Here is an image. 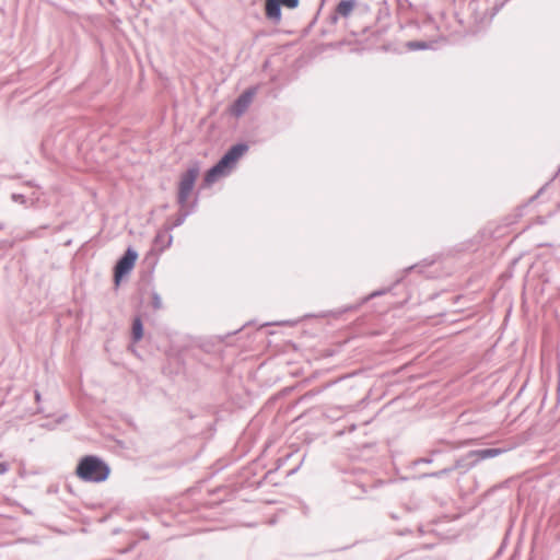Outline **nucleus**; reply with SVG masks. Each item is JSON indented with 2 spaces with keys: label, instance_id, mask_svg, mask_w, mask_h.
I'll return each instance as SVG.
<instances>
[{
  "label": "nucleus",
  "instance_id": "obj_18",
  "mask_svg": "<svg viewBox=\"0 0 560 560\" xmlns=\"http://www.w3.org/2000/svg\"><path fill=\"white\" fill-rule=\"evenodd\" d=\"M11 200L13 202H16L20 205H26V202H27V198L23 194H16V192H13L11 195Z\"/></svg>",
  "mask_w": 560,
  "mask_h": 560
},
{
  "label": "nucleus",
  "instance_id": "obj_20",
  "mask_svg": "<svg viewBox=\"0 0 560 560\" xmlns=\"http://www.w3.org/2000/svg\"><path fill=\"white\" fill-rule=\"evenodd\" d=\"M10 466L7 462H0V475L8 472Z\"/></svg>",
  "mask_w": 560,
  "mask_h": 560
},
{
  "label": "nucleus",
  "instance_id": "obj_21",
  "mask_svg": "<svg viewBox=\"0 0 560 560\" xmlns=\"http://www.w3.org/2000/svg\"><path fill=\"white\" fill-rule=\"evenodd\" d=\"M419 267H420V265H419V264H416V265H412V266H409V267L405 268L402 272H404V275H407V273H409L411 270L418 269Z\"/></svg>",
  "mask_w": 560,
  "mask_h": 560
},
{
  "label": "nucleus",
  "instance_id": "obj_12",
  "mask_svg": "<svg viewBox=\"0 0 560 560\" xmlns=\"http://www.w3.org/2000/svg\"><path fill=\"white\" fill-rule=\"evenodd\" d=\"M357 5V0H341L336 5V12L342 18H348Z\"/></svg>",
  "mask_w": 560,
  "mask_h": 560
},
{
  "label": "nucleus",
  "instance_id": "obj_32",
  "mask_svg": "<svg viewBox=\"0 0 560 560\" xmlns=\"http://www.w3.org/2000/svg\"><path fill=\"white\" fill-rule=\"evenodd\" d=\"M500 7H495L494 8V13H497L499 11Z\"/></svg>",
  "mask_w": 560,
  "mask_h": 560
},
{
  "label": "nucleus",
  "instance_id": "obj_5",
  "mask_svg": "<svg viewBox=\"0 0 560 560\" xmlns=\"http://www.w3.org/2000/svg\"><path fill=\"white\" fill-rule=\"evenodd\" d=\"M138 259V252L129 246L117 259L113 268V279L115 287H119L121 281L132 271Z\"/></svg>",
  "mask_w": 560,
  "mask_h": 560
},
{
  "label": "nucleus",
  "instance_id": "obj_11",
  "mask_svg": "<svg viewBox=\"0 0 560 560\" xmlns=\"http://www.w3.org/2000/svg\"><path fill=\"white\" fill-rule=\"evenodd\" d=\"M144 335L143 322L140 316H136L131 324V341L139 342Z\"/></svg>",
  "mask_w": 560,
  "mask_h": 560
},
{
  "label": "nucleus",
  "instance_id": "obj_6",
  "mask_svg": "<svg viewBox=\"0 0 560 560\" xmlns=\"http://www.w3.org/2000/svg\"><path fill=\"white\" fill-rule=\"evenodd\" d=\"M402 280H404V276L397 278L396 281L393 283V285L375 290V291L371 292L370 294H368L366 296L362 298L358 303L339 308V310L335 311L334 314L341 315L347 312L358 311L363 304H365L370 300L385 295L388 292H392L395 287H397L398 284H400L402 282Z\"/></svg>",
  "mask_w": 560,
  "mask_h": 560
},
{
  "label": "nucleus",
  "instance_id": "obj_29",
  "mask_svg": "<svg viewBox=\"0 0 560 560\" xmlns=\"http://www.w3.org/2000/svg\"><path fill=\"white\" fill-rule=\"evenodd\" d=\"M28 186H36L33 182H27L26 183Z\"/></svg>",
  "mask_w": 560,
  "mask_h": 560
},
{
  "label": "nucleus",
  "instance_id": "obj_27",
  "mask_svg": "<svg viewBox=\"0 0 560 560\" xmlns=\"http://www.w3.org/2000/svg\"><path fill=\"white\" fill-rule=\"evenodd\" d=\"M62 230H63V224L58 225V226L55 228V231H62Z\"/></svg>",
  "mask_w": 560,
  "mask_h": 560
},
{
  "label": "nucleus",
  "instance_id": "obj_28",
  "mask_svg": "<svg viewBox=\"0 0 560 560\" xmlns=\"http://www.w3.org/2000/svg\"><path fill=\"white\" fill-rule=\"evenodd\" d=\"M36 201H37V199L35 200V199L32 198L31 199V206L34 207Z\"/></svg>",
  "mask_w": 560,
  "mask_h": 560
},
{
  "label": "nucleus",
  "instance_id": "obj_22",
  "mask_svg": "<svg viewBox=\"0 0 560 560\" xmlns=\"http://www.w3.org/2000/svg\"><path fill=\"white\" fill-rule=\"evenodd\" d=\"M339 16H340V15H339V14H337V12H336V11H335L332 14H330V16H329L330 23H331V24H336V23H337V21H338V19H339Z\"/></svg>",
  "mask_w": 560,
  "mask_h": 560
},
{
  "label": "nucleus",
  "instance_id": "obj_17",
  "mask_svg": "<svg viewBox=\"0 0 560 560\" xmlns=\"http://www.w3.org/2000/svg\"><path fill=\"white\" fill-rule=\"evenodd\" d=\"M281 5L288 9H296L300 4V0H279Z\"/></svg>",
  "mask_w": 560,
  "mask_h": 560
},
{
  "label": "nucleus",
  "instance_id": "obj_7",
  "mask_svg": "<svg viewBox=\"0 0 560 560\" xmlns=\"http://www.w3.org/2000/svg\"><path fill=\"white\" fill-rule=\"evenodd\" d=\"M256 94V88L250 86L242 92L233 102L231 106V113L235 117L242 116L250 105L254 95Z\"/></svg>",
  "mask_w": 560,
  "mask_h": 560
},
{
  "label": "nucleus",
  "instance_id": "obj_24",
  "mask_svg": "<svg viewBox=\"0 0 560 560\" xmlns=\"http://www.w3.org/2000/svg\"><path fill=\"white\" fill-rule=\"evenodd\" d=\"M34 396H35L36 402H39L42 399L40 393L38 390H35Z\"/></svg>",
  "mask_w": 560,
  "mask_h": 560
},
{
  "label": "nucleus",
  "instance_id": "obj_16",
  "mask_svg": "<svg viewBox=\"0 0 560 560\" xmlns=\"http://www.w3.org/2000/svg\"><path fill=\"white\" fill-rule=\"evenodd\" d=\"M152 299V307L158 311L163 307L161 295L156 291H152L151 293Z\"/></svg>",
  "mask_w": 560,
  "mask_h": 560
},
{
  "label": "nucleus",
  "instance_id": "obj_31",
  "mask_svg": "<svg viewBox=\"0 0 560 560\" xmlns=\"http://www.w3.org/2000/svg\"><path fill=\"white\" fill-rule=\"evenodd\" d=\"M143 538H144V539H149V534H148V533H145V534L143 535Z\"/></svg>",
  "mask_w": 560,
  "mask_h": 560
},
{
  "label": "nucleus",
  "instance_id": "obj_2",
  "mask_svg": "<svg viewBox=\"0 0 560 560\" xmlns=\"http://www.w3.org/2000/svg\"><path fill=\"white\" fill-rule=\"evenodd\" d=\"M75 474L83 481L100 483L109 477L110 467L97 455H85L80 458Z\"/></svg>",
  "mask_w": 560,
  "mask_h": 560
},
{
  "label": "nucleus",
  "instance_id": "obj_23",
  "mask_svg": "<svg viewBox=\"0 0 560 560\" xmlns=\"http://www.w3.org/2000/svg\"><path fill=\"white\" fill-rule=\"evenodd\" d=\"M546 186H542L532 198L530 201L537 199L545 190Z\"/></svg>",
  "mask_w": 560,
  "mask_h": 560
},
{
  "label": "nucleus",
  "instance_id": "obj_14",
  "mask_svg": "<svg viewBox=\"0 0 560 560\" xmlns=\"http://www.w3.org/2000/svg\"><path fill=\"white\" fill-rule=\"evenodd\" d=\"M451 472H453V468H451V466H450V467H445L438 471L423 472L416 478L419 480L427 479V478H443V477L448 476Z\"/></svg>",
  "mask_w": 560,
  "mask_h": 560
},
{
  "label": "nucleus",
  "instance_id": "obj_9",
  "mask_svg": "<svg viewBox=\"0 0 560 560\" xmlns=\"http://www.w3.org/2000/svg\"><path fill=\"white\" fill-rule=\"evenodd\" d=\"M265 15L275 24H279L282 19L281 3L279 0H265Z\"/></svg>",
  "mask_w": 560,
  "mask_h": 560
},
{
  "label": "nucleus",
  "instance_id": "obj_34",
  "mask_svg": "<svg viewBox=\"0 0 560 560\" xmlns=\"http://www.w3.org/2000/svg\"><path fill=\"white\" fill-rule=\"evenodd\" d=\"M43 410L40 408H37L36 412L40 413Z\"/></svg>",
  "mask_w": 560,
  "mask_h": 560
},
{
  "label": "nucleus",
  "instance_id": "obj_1",
  "mask_svg": "<svg viewBox=\"0 0 560 560\" xmlns=\"http://www.w3.org/2000/svg\"><path fill=\"white\" fill-rule=\"evenodd\" d=\"M249 145L246 142H237L231 145L223 155L208 168L203 175V186H211L219 178L231 174L238 160L247 153Z\"/></svg>",
  "mask_w": 560,
  "mask_h": 560
},
{
  "label": "nucleus",
  "instance_id": "obj_4",
  "mask_svg": "<svg viewBox=\"0 0 560 560\" xmlns=\"http://www.w3.org/2000/svg\"><path fill=\"white\" fill-rule=\"evenodd\" d=\"M199 171L200 168L198 164H194L180 174L176 197L177 203L180 208H185L187 205H190L188 202V198L195 188Z\"/></svg>",
  "mask_w": 560,
  "mask_h": 560
},
{
  "label": "nucleus",
  "instance_id": "obj_19",
  "mask_svg": "<svg viewBox=\"0 0 560 560\" xmlns=\"http://www.w3.org/2000/svg\"><path fill=\"white\" fill-rule=\"evenodd\" d=\"M500 486H493L491 488H489L480 498L479 500V503H481L482 501H485V499L487 497H489L490 494H492Z\"/></svg>",
  "mask_w": 560,
  "mask_h": 560
},
{
  "label": "nucleus",
  "instance_id": "obj_26",
  "mask_svg": "<svg viewBox=\"0 0 560 560\" xmlns=\"http://www.w3.org/2000/svg\"><path fill=\"white\" fill-rule=\"evenodd\" d=\"M48 228H49V225H48V224H45V225H42V226H39V228L35 229L34 231H44V230H46V229H48Z\"/></svg>",
  "mask_w": 560,
  "mask_h": 560
},
{
  "label": "nucleus",
  "instance_id": "obj_15",
  "mask_svg": "<svg viewBox=\"0 0 560 560\" xmlns=\"http://www.w3.org/2000/svg\"><path fill=\"white\" fill-rule=\"evenodd\" d=\"M440 451H432L430 456L420 457L412 462L413 466H418L420 464H432L433 463V455L439 454Z\"/></svg>",
  "mask_w": 560,
  "mask_h": 560
},
{
  "label": "nucleus",
  "instance_id": "obj_33",
  "mask_svg": "<svg viewBox=\"0 0 560 560\" xmlns=\"http://www.w3.org/2000/svg\"><path fill=\"white\" fill-rule=\"evenodd\" d=\"M390 516L392 518L397 520V516L395 514H392Z\"/></svg>",
  "mask_w": 560,
  "mask_h": 560
},
{
  "label": "nucleus",
  "instance_id": "obj_25",
  "mask_svg": "<svg viewBox=\"0 0 560 560\" xmlns=\"http://www.w3.org/2000/svg\"><path fill=\"white\" fill-rule=\"evenodd\" d=\"M284 324H289L288 322H282V323H265L264 326H269V325H284Z\"/></svg>",
  "mask_w": 560,
  "mask_h": 560
},
{
  "label": "nucleus",
  "instance_id": "obj_10",
  "mask_svg": "<svg viewBox=\"0 0 560 560\" xmlns=\"http://www.w3.org/2000/svg\"><path fill=\"white\" fill-rule=\"evenodd\" d=\"M170 232L171 231L166 230L164 226V229L159 231L154 236L153 244L161 253L168 248L173 243V235Z\"/></svg>",
  "mask_w": 560,
  "mask_h": 560
},
{
  "label": "nucleus",
  "instance_id": "obj_30",
  "mask_svg": "<svg viewBox=\"0 0 560 560\" xmlns=\"http://www.w3.org/2000/svg\"><path fill=\"white\" fill-rule=\"evenodd\" d=\"M424 262H425V266H430V265H432V261H427V260H424Z\"/></svg>",
  "mask_w": 560,
  "mask_h": 560
},
{
  "label": "nucleus",
  "instance_id": "obj_3",
  "mask_svg": "<svg viewBox=\"0 0 560 560\" xmlns=\"http://www.w3.org/2000/svg\"><path fill=\"white\" fill-rule=\"evenodd\" d=\"M503 453H505V450L501 447L471 450L458 457L451 468H453V471L458 470L460 474H466L481 460L497 457Z\"/></svg>",
  "mask_w": 560,
  "mask_h": 560
},
{
  "label": "nucleus",
  "instance_id": "obj_8",
  "mask_svg": "<svg viewBox=\"0 0 560 560\" xmlns=\"http://www.w3.org/2000/svg\"><path fill=\"white\" fill-rule=\"evenodd\" d=\"M198 205V197H195L194 201L190 205H187L185 208H180V211L176 214L174 221L172 223H166L164 226L166 230H174L175 228L180 226L186 221L187 217L195 212Z\"/></svg>",
  "mask_w": 560,
  "mask_h": 560
},
{
  "label": "nucleus",
  "instance_id": "obj_13",
  "mask_svg": "<svg viewBox=\"0 0 560 560\" xmlns=\"http://www.w3.org/2000/svg\"><path fill=\"white\" fill-rule=\"evenodd\" d=\"M407 48L409 50H425V49H432L434 46V42H427V40H410L406 44Z\"/></svg>",
  "mask_w": 560,
  "mask_h": 560
}]
</instances>
